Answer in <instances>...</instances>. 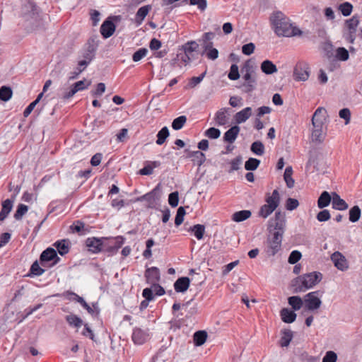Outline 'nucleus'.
<instances>
[{"label": "nucleus", "instance_id": "nucleus-1", "mask_svg": "<svg viewBox=\"0 0 362 362\" xmlns=\"http://www.w3.org/2000/svg\"><path fill=\"white\" fill-rule=\"evenodd\" d=\"M269 21L274 33L279 37H291L301 36L303 32L291 23L290 19L281 11L273 12Z\"/></svg>", "mask_w": 362, "mask_h": 362}, {"label": "nucleus", "instance_id": "nucleus-2", "mask_svg": "<svg viewBox=\"0 0 362 362\" xmlns=\"http://www.w3.org/2000/svg\"><path fill=\"white\" fill-rule=\"evenodd\" d=\"M321 279L322 274L320 272H311L300 276L295 279V292H305L318 284Z\"/></svg>", "mask_w": 362, "mask_h": 362}, {"label": "nucleus", "instance_id": "nucleus-3", "mask_svg": "<svg viewBox=\"0 0 362 362\" xmlns=\"http://www.w3.org/2000/svg\"><path fill=\"white\" fill-rule=\"evenodd\" d=\"M286 225V218L284 213L276 211L273 218H270L268 224L269 233H278L284 235Z\"/></svg>", "mask_w": 362, "mask_h": 362}, {"label": "nucleus", "instance_id": "nucleus-4", "mask_svg": "<svg viewBox=\"0 0 362 362\" xmlns=\"http://www.w3.org/2000/svg\"><path fill=\"white\" fill-rule=\"evenodd\" d=\"M358 24L359 18L357 16H354L345 21L346 30L344 33V37L347 42L351 44H353L356 40V33Z\"/></svg>", "mask_w": 362, "mask_h": 362}, {"label": "nucleus", "instance_id": "nucleus-5", "mask_svg": "<svg viewBox=\"0 0 362 362\" xmlns=\"http://www.w3.org/2000/svg\"><path fill=\"white\" fill-rule=\"evenodd\" d=\"M323 293L322 291H315L310 292L304 296V303L308 310H315L320 308L322 305L321 297Z\"/></svg>", "mask_w": 362, "mask_h": 362}, {"label": "nucleus", "instance_id": "nucleus-6", "mask_svg": "<svg viewBox=\"0 0 362 362\" xmlns=\"http://www.w3.org/2000/svg\"><path fill=\"white\" fill-rule=\"evenodd\" d=\"M283 235L278 233H270V235L267 239V246L266 252L269 255H275L281 247Z\"/></svg>", "mask_w": 362, "mask_h": 362}, {"label": "nucleus", "instance_id": "nucleus-7", "mask_svg": "<svg viewBox=\"0 0 362 362\" xmlns=\"http://www.w3.org/2000/svg\"><path fill=\"white\" fill-rule=\"evenodd\" d=\"M310 76L309 66L305 62H298L293 69V78L297 81H305Z\"/></svg>", "mask_w": 362, "mask_h": 362}, {"label": "nucleus", "instance_id": "nucleus-8", "mask_svg": "<svg viewBox=\"0 0 362 362\" xmlns=\"http://www.w3.org/2000/svg\"><path fill=\"white\" fill-rule=\"evenodd\" d=\"M90 83H86L85 80L79 81L74 83L69 88L64 89L61 98L64 100H68L72 98L77 92L87 89Z\"/></svg>", "mask_w": 362, "mask_h": 362}, {"label": "nucleus", "instance_id": "nucleus-9", "mask_svg": "<svg viewBox=\"0 0 362 362\" xmlns=\"http://www.w3.org/2000/svg\"><path fill=\"white\" fill-rule=\"evenodd\" d=\"M331 260L333 262L334 265L341 271H346L349 268V262L345 257L340 252H334L331 255Z\"/></svg>", "mask_w": 362, "mask_h": 362}, {"label": "nucleus", "instance_id": "nucleus-10", "mask_svg": "<svg viewBox=\"0 0 362 362\" xmlns=\"http://www.w3.org/2000/svg\"><path fill=\"white\" fill-rule=\"evenodd\" d=\"M230 116V108H221L218 110L214 117V120L218 126H223L229 123Z\"/></svg>", "mask_w": 362, "mask_h": 362}, {"label": "nucleus", "instance_id": "nucleus-11", "mask_svg": "<svg viewBox=\"0 0 362 362\" xmlns=\"http://www.w3.org/2000/svg\"><path fill=\"white\" fill-rule=\"evenodd\" d=\"M59 257L57 256V252L52 247H48L44 250L40 257L42 265H44L45 262L51 260H54L52 264H57L59 261Z\"/></svg>", "mask_w": 362, "mask_h": 362}, {"label": "nucleus", "instance_id": "nucleus-12", "mask_svg": "<svg viewBox=\"0 0 362 362\" xmlns=\"http://www.w3.org/2000/svg\"><path fill=\"white\" fill-rule=\"evenodd\" d=\"M327 117V111L324 107H318L312 117L313 125L324 126Z\"/></svg>", "mask_w": 362, "mask_h": 362}, {"label": "nucleus", "instance_id": "nucleus-13", "mask_svg": "<svg viewBox=\"0 0 362 362\" xmlns=\"http://www.w3.org/2000/svg\"><path fill=\"white\" fill-rule=\"evenodd\" d=\"M265 204L276 209L280 204V194L278 189H274L272 193H267L265 195Z\"/></svg>", "mask_w": 362, "mask_h": 362}, {"label": "nucleus", "instance_id": "nucleus-14", "mask_svg": "<svg viewBox=\"0 0 362 362\" xmlns=\"http://www.w3.org/2000/svg\"><path fill=\"white\" fill-rule=\"evenodd\" d=\"M145 276L148 283L155 284L160 280V271L156 267L148 268L146 270Z\"/></svg>", "mask_w": 362, "mask_h": 362}, {"label": "nucleus", "instance_id": "nucleus-15", "mask_svg": "<svg viewBox=\"0 0 362 362\" xmlns=\"http://www.w3.org/2000/svg\"><path fill=\"white\" fill-rule=\"evenodd\" d=\"M240 128L238 125H234L227 130L223 135V141L226 143L233 144L237 139Z\"/></svg>", "mask_w": 362, "mask_h": 362}, {"label": "nucleus", "instance_id": "nucleus-16", "mask_svg": "<svg viewBox=\"0 0 362 362\" xmlns=\"http://www.w3.org/2000/svg\"><path fill=\"white\" fill-rule=\"evenodd\" d=\"M148 338V334L140 328H135L132 333V340L136 344H143Z\"/></svg>", "mask_w": 362, "mask_h": 362}, {"label": "nucleus", "instance_id": "nucleus-17", "mask_svg": "<svg viewBox=\"0 0 362 362\" xmlns=\"http://www.w3.org/2000/svg\"><path fill=\"white\" fill-rule=\"evenodd\" d=\"M252 112V108L250 107H247L243 110L238 112L234 115L235 123L239 124L246 122L251 117Z\"/></svg>", "mask_w": 362, "mask_h": 362}, {"label": "nucleus", "instance_id": "nucleus-18", "mask_svg": "<svg viewBox=\"0 0 362 362\" xmlns=\"http://www.w3.org/2000/svg\"><path fill=\"white\" fill-rule=\"evenodd\" d=\"M313 129L311 134L312 141L317 143L323 141L325 137L324 126L313 125Z\"/></svg>", "mask_w": 362, "mask_h": 362}, {"label": "nucleus", "instance_id": "nucleus-19", "mask_svg": "<svg viewBox=\"0 0 362 362\" xmlns=\"http://www.w3.org/2000/svg\"><path fill=\"white\" fill-rule=\"evenodd\" d=\"M332 208L339 211L346 210L349 207L348 204L336 193H332Z\"/></svg>", "mask_w": 362, "mask_h": 362}, {"label": "nucleus", "instance_id": "nucleus-20", "mask_svg": "<svg viewBox=\"0 0 362 362\" xmlns=\"http://www.w3.org/2000/svg\"><path fill=\"white\" fill-rule=\"evenodd\" d=\"M115 30V25L113 22L106 20L100 27V33L105 38L112 36Z\"/></svg>", "mask_w": 362, "mask_h": 362}, {"label": "nucleus", "instance_id": "nucleus-21", "mask_svg": "<svg viewBox=\"0 0 362 362\" xmlns=\"http://www.w3.org/2000/svg\"><path fill=\"white\" fill-rule=\"evenodd\" d=\"M86 243L88 250L93 253H97L102 250L103 244L100 239L96 238H89L86 240Z\"/></svg>", "mask_w": 362, "mask_h": 362}, {"label": "nucleus", "instance_id": "nucleus-22", "mask_svg": "<svg viewBox=\"0 0 362 362\" xmlns=\"http://www.w3.org/2000/svg\"><path fill=\"white\" fill-rule=\"evenodd\" d=\"M189 279L188 277L179 278L174 284L175 290L177 292H185L189 286Z\"/></svg>", "mask_w": 362, "mask_h": 362}, {"label": "nucleus", "instance_id": "nucleus-23", "mask_svg": "<svg viewBox=\"0 0 362 362\" xmlns=\"http://www.w3.org/2000/svg\"><path fill=\"white\" fill-rule=\"evenodd\" d=\"M187 157L192 158V160L199 166H201L205 161V155L199 151H189Z\"/></svg>", "mask_w": 362, "mask_h": 362}, {"label": "nucleus", "instance_id": "nucleus-24", "mask_svg": "<svg viewBox=\"0 0 362 362\" xmlns=\"http://www.w3.org/2000/svg\"><path fill=\"white\" fill-rule=\"evenodd\" d=\"M261 70L265 74H272L277 72L276 66L270 60H264L261 64Z\"/></svg>", "mask_w": 362, "mask_h": 362}, {"label": "nucleus", "instance_id": "nucleus-25", "mask_svg": "<svg viewBox=\"0 0 362 362\" xmlns=\"http://www.w3.org/2000/svg\"><path fill=\"white\" fill-rule=\"evenodd\" d=\"M281 320L286 323H291L296 320V314L294 311L288 308H283L281 310Z\"/></svg>", "mask_w": 362, "mask_h": 362}, {"label": "nucleus", "instance_id": "nucleus-26", "mask_svg": "<svg viewBox=\"0 0 362 362\" xmlns=\"http://www.w3.org/2000/svg\"><path fill=\"white\" fill-rule=\"evenodd\" d=\"M332 201V195L331 196L327 191L323 192L317 200V206L320 209L327 206Z\"/></svg>", "mask_w": 362, "mask_h": 362}, {"label": "nucleus", "instance_id": "nucleus-27", "mask_svg": "<svg viewBox=\"0 0 362 362\" xmlns=\"http://www.w3.org/2000/svg\"><path fill=\"white\" fill-rule=\"evenodd\" d=\"M13 207L12 202L10 199H6L2 203V209L0 211V221H3L7 217Z\"/></svg>", "mask_w": 362, "mask_h": 362}, {"label": "nucleus", "instance_id": "nucleus-28", "mask_svg": "<svg viewBox=\"0 0 362 362\" xmlns=\"http://www.w3.org/2000/svg\"><path fill=\"white\" fill-rule=\"evenodd\" d=\"M252 215L250 210H242L234 213L232 216V220L235 222H241L249 218Z\"/></svg>", "mask_w": 362, "mask_h": 362}, {"label": "nucleus", "instance_id": "nucleus-29", "mask_svg": "<svg viewBox=\"0 0 362 362\" xmlns=\"http://www.w3.org/2000/svg\"><path fill=\"white\" fill-rule=\"evenodd\" d=\"M212 45V42H207L204 45V48L207 58L211 60H215L218 57V51L216 48H213Z\"/></svg>", "mask_w": 362, "mask_h": 362}, {"label": "nucleus", "instance_id": "nucleus-30", "mask_svg": "<svg viewBox=\"0 0 362 362\" xmlns=\"http://www.w3.org/2000/svg\"><path fill=\"white\" fill-rule=\"evenodd\" d=\"M90 61L81 60L78 64V67L74 71L70 73L69 80L76 78L79 74L86 69Z\"/></svg>", "mask_w": 362, "mask_h": 362}, {"label": "nucleus", "instance_id": "nucleus-31", "mask_svg": "<svg viewBox=\"0 0 362 362\" xmlns=\"http://www.w3.org/2000/svg\"><path fill=\"white\" fill-rule=\"evenodd\" d=\"M207 339V333L206 331H197L194 334V343L196 346H200L203 345Z\"/></svg>", "mask_w": 362, "mask_h": 362}, {"label": "nucleus", "instance_id": "nucleus-32", "mask_svg": "<svg viewBox=\"0 0 362 362\" xmlns=\"http://www.w3.org/2000/svg\"><path fill=\"white\" fill-rule=\"evenodd\" d=\"M54 245L57 247L59 253L61 255H64L69 251V240H62L60 241H57L54 243Z\"/></svg>", "mask_w": 362, "mask_h": 362}, {"label": "nucleus", "instance_id": "nucleus-33", "mask_svg": "<svg viewBox=\"0 0 362 362\" xmlns=\"http://www.w3.org/2000/svg\"><path fill=\"white\" fill-rule=\"evenodd\" d=\"M292 174L293 170L291 166L286 167L284 172V178L286 184V186L288 188H293L294 187L295 181L292 177Z\"/></svg>", "mask_w": 362, "mask_h": 362}, {"label": "nucleus", "instance_id": "nucleus-34", "mask_svg": "<svg viewBox=\"0 0 362 362\" xmlns=\"http://www.w3.org/2000/svg\"><path fill=\"white\" fill-rule=\"evenodd\" d=\"M288 302L294 310H299L303 304L302 298L297 296L289 297Z\"/></svg>", "mask_w": 362, "mask_h": 362}, {"label": "nucleus", "instance_id": "nucleus-35", "mask_svg": "<svg viewBox=\"0 0 362 362\" xmlns=\"http://www.w3.org/2000/svg\"><path fill=\"white\" fill-rule=\"evenodd\" d=\"M151 9L150 6H144L139 8L136 14V21L139 24L144 21Z\"/></svg>", "mask_w": 362, "mask_h": 362}, {"label": "nucleus", "instance_id": "nucleus-36", "mask_svg": "<svg viewBox=\"0 0 362 362\" xmlns=\"http://www.w3.org/2000/svg\"><path fill=\"white\" fill-rule=\"evenodd\" d=\"M361 214V211L358 206H353L349 212V221L353 223L358 221L360 219Z\"/></svg>", "mask_w": 362, "mask_h": 362}, {"label": "nucleus", "instance_id": "nucleus-37", "mask_svg": "<svg viewBox=\"0 0 362 362\" xmlns=\"http://www.w3.org/2000/svg\"><path fill=\"white\" fill-rule=\"evenodd\" d=\"M169 130L167 127H163L157 134L156 144L162 145L165 141L166 139L169 136Z\"/></svg>", "mask_w": 362, "mask_h": 362}, {"label": "nucleus", "instance_id": "nucleus-38", "mask_svg": "<svg viewBox=\"0 0 362 362\" xmlns=\"http://www.w3.org/2000/svg\"><path fill=\"white\" fill-rule=\"evenodd\" d=\"M338 10L344 16H349L353 11V6L349 2H344L338 6Z\"/></svg>", "mask_w": 362, "mask_h": 362}, {"label": "nucleus", "instance_id": "nucleus-39", "mask_svg": "<svg viewBox=\"0 0 362 362\" xmlns=\"http://www.w3.org/2000/svg\"><path fill=\"white\" fill-rule=\"evenodd\" d=\"M276 209L272 208V206L267 205L266 204H263L259 211L258 216L263 218H267L269 216H270Z\"/></svg>", "mask_w": 362, "mask_h": 362}, {"label": "nucleus", "instance_id": "nucleus-40", "mask_svg": "<svg viewBox=\"0 0 362 362\" xmlns=\"http://www.w3.org/2000/svg\"><path fill=\"white\" fill-rule=\"evenodd\" d=\"M293 334L291 330H284L282 332V337L280 340V344L282 347L288 346L292 340Z\"/></svg>", "mask_w": 362, "mask_h": 362}, {"label": "nucleus", "instance_id": "nucleus-41", "mask_svg": "<svg viewBox=\"0 0 362 362\" xmlns=\"http://www.w3.org/2000/svg\"><path fill=\"white\" fill-rule=\"evenodd\" d=\"M66 320L71 326L75 327H80L83 324L82 320L75 315H67Z\"/></svg>", "mask_w": 362, "mask_h": 362}, {"label": "nucleus", "instance_id": "nucleus-42", "mask_svg": "<svg viewBox=\"0 0 362 362\" xmlns=\"http://www.w3.org/2000/svg\"><path fill=\"white\" fill-rule=\"evenodd\" d=\"M251 151L257 156H262L264 153V146L261 141H255L251 145Z\"/></svg>", "mask_w": 362, "mask_h": 362}, {"label": "nucleus", "instance_id": "nucleus-43", "mask_svg": "<svg viewBox=\"0 0 362 362\" xmlns=\"http://www.w3.org/2000/svg\"><path fill=\"white\" fill-rule=\"evenodd\" d=\"M259 163V160L254 158H250L245 162V168L247 170H255L258 168Z\"/></svg>", "mask_w": 362, "mask_h": 362}, {"label": "nucleus", "instance_id": "nucleus-44", "mask_svg": "<svg viewBox=\"0 0 362 362\" xmlns=\"http://www.w3.org/2000/svg\"><path fill=\"white\" fill-rule=\"evenodd\" d=\"M191 230L194 232L195 237L198 240H201L203 238L204 233H205V227L204 225L197 224L194 225Z\"/></svg>", "mask_w": 362, "mask_h": 362}, {"label": "nucleus", "instance_id": "nucleus-45", "mask_svg": "<svg viewBox=\"0 0 362 362\" xmlns=\"http://www.w3.org/2000/svg\"><path fill=\"white\" fill-rule=\"evenodd\" d=\"M204 136L211 139H216L221 136V131L215 127H210L204 132Z\"/></svg>", "mask_w": 362, "mask_h": 362}, {"label": "nucleus", "instance_id": "nucleus-46", "mask_svg": "<svg viewBox=\"0 0 362 362\" xmlns=\"http://www.w3.org/2000/svg\"><path fill=\"white\" fill-rule=\"evenodd\" d=\"M187 121V117L184 115L180 116L177 118H175L173 123H172V127L175 130H179L182 128V127L185 125Z\"/></svg>", "mask_w": 362, "mask_h": 362}, {"label": "nucleus", "instance_id": "nucleus-47", "mask_svg": "<svg viewBox=\"0 0 362 362\" xmlns=\"http://www.w3.org/2000/svg\"><path fill=\"white\" fill-rule=\"evenodd\" d=\"M12 96V90L9 87L2 86L0 88V99L8 101Z\"/></svg>", "mask_w": 362, "mask_h": 362}, {"label": "nucleus", "instance_id": "nucleus-48", "mask_svg": "<svg viewBox=\"0 0 362 362\" xmlns=\"http://www.w3.org/2000/svg\"><path fill=\"white\" fill-rule=\"evenodd\" d=\"M43 95V93H40L37 98L33 101L26 108L25 110H24L23 112V115L24 117H28L31 112L33 110V109L35 108V107L36 106V105L40 102V100H41L42 97Z\"/></svg>", "mask_w": 362, "mask_h": 362}, {"label": "nucleus", "instance_id": "nucleus-49", "mask_svg": "<svg viewBox=\"0 0 362 362\" xmlns=\"http://www.w3.org/2000/svg\"><path fill=\"white\" fill-rule=\"evenodd\" d=\"M36 11V6L31 2H28L25 4L22 8V13L25 16H30L31 14H34Z\"/></svg>", "mask_w": 362, "mask_h": 362}, {"label": "nucleus", "instance_id": "nucleus-50", "mask_svg": "<svg viewBox=\"0 0 362 362\" xmlns=\"http://www.w3.org/2000/svg\"><path fill=\"white\" fill-rule=\"evenodd\" d=\"M243 78L246 83H255L254 71L249 66L245 67V74L243 75Z\"/></svg>", "mask_w": 362, "mask_h": 362}, {"label": "nucleus", "instance_id": "nucleus-51", "mask_svg": "<svg viewBox=\"0 0 362 362\" xmlns=\"http://www.w3.org/2000/svg\"><path fill=\"white\" fill-rule=\"evenodd\" d=\"M205 75H206V71H204L203 74H202L199 76H194V77L191 78V79L189 80V81L187 84V88H194L197 85H198L199 83H201V81L204 78Z\"/></svg>", "mask_w": 362, "mask_h": 362}, {"label": "nucleus", "instance_id": "nucleus-52", "mask_svg": "<svg viewBox=\"0 0 362 362\" xmlns=\"http://www.w3.org/2000/svg\"><path fill=\"white\" fill-rule=\"evenodd\" d=\"M336 57L341 61H346L349 59V52L344 47H339L336 51Z\"/></svg>", "mask_w": 362, "mask_h": 362}, {"label": "nucleus", "instance_id": "nucleus-53", "mask_svg": "<svg viewBox=\"0 0 362 362\" xmlns=\"http://www.w3.org/2000/svg\"><path fill=\"white\" fill-rule=\"evenodd\" d=\"M185 215V210L184 207L180 206L177 209V214L175 218V224L176 226H180L182 223L184 221V216Z\"/></svg>", "mask_w": 362, "mask_h": 362}, {"label": "nucleus", "instance_id": "nucleus-54", "mask_svg": "<svg viewBox=\"0 0 362 362\" xmlns=\"http://www.w3.org/2000/svg\"><path fill=\"white\" fill-rule=\"evenodd\" d=\"M148 50L146 48H140L136 52H135L132 56V59L134 62H137L143 59L147 54Z\"/></svg>", "mask_w": 362, "mask_h": 362}, {"label": "nucleus", "instance_id": "nucleus-55", "mask_svg": "<svg viewBox=\"0 0 362 362\" xmlns=\"http://www.w3.org/2000/svg\"><path fill=\"white\" fill-rule=\"evenodd\" d=\"M28 207L23 204H21L18 206V209L14 214V217L16 219L19 220L22 218V216L28 211Z\"/></svg>", "mask_w": 362, "mask_h": 362}, {"label": "nucleus", "instance_id": "nucleus-56", "mask_svg": "<svg viewBox=\"0 0 362 362\" xmlns=\"http://www.w3.org/2000/svg\"><path fill=\"white\" fill-rule=\"evenodd\" d=\"M228 76L230 80H233V81L237 80L240 78L238 65H236V64L231 65Z\"/></svg>", "mask_w": 362, "mask_h": 362}, {"label": "nucleus", "instance_id": "nucleus-57", "mask_svg": "<svg viewBox=\"0 0 362 362\" xmlns=\"http://www.w3.org/2000/svg\"><path fill=\"white\" fill-rule=\"evenodd\" d=\"M168 203L172 207H176L179 203L178 192H174L169 194Z\"/></svg>", "mask_w": 362, "mask_h": 362}, {"label": "nucleus", "instance_id": "nucleus-58", "mask_svg": "<svg viewBox=\"0 0 362 362\" xmlns=\"http://www.w3.org/2000/svg\"><path fill=\"white\" fill-rule=\"evenodd\" d=\"M230 170H229V173H231L235 170H238L240 169V167L242 164V157L238 156L233 159L230 163Z\"/></svg>", "mask_w": 362, "mask_h": 362}, {"label": "nucleus", "instance_id": "nucleus-59", "mask_svg": "<svg viewBox=\"0 0 362 362\" xmlns=\"http://www.w3.org/2000/svg\"><path fill=\"white\" fill-rule=\"evenodd\" d=\"M197 47L198 44L194 41L189 42L183 46L185 52L188 54H190L195 51Z\"/></svg>", "mask_w": 362, "mask_h": 362}, {"label": "nucleus", "instance_id": "nucleus-60", "mask_svg": "<svg viewBox=\"0 0 362 362\" xmlns=\"http://www.w3.org/2000/svg\"><path fill=\"white\" fill-rule=\"evenodd\" d=\"M299 206V202L293 198H288L286 201V209L288 211H293Z\"/></svg>", "mask_w": 362, "mask_h": 362}, {"label": "nucleus", "instance_id": "nucleus-61", "mask_svg": "<svg viewBox=\"0 0 362 362\" xmlns=\"http://www.w3.org/2000/svg\"><path fill=\"white\" fill-rule=\"evenodd\" d=\"M301 257V253L299 251L293 250L290 254L288 262L291 264H296L300 259Z\"/></svg>", "mask_w": 362, "mask_h": 362}, {"label": "nucleus", "instance_id": "nucleus-62", "mask_svg": "<svg viewBox=\"0 0 362 362\" xmlns=\"http://www.w3.org/2000/svg\"><path fill=\"white\" fill-rule=\"evenodd\" d=\"M339 115L341 118H342L345 120V124H348L350 122L351 112H350L349 109H348V108L341 109L339 112Z\"/></svg>", "mask_w": 362, "mask_h": 362}, {"label": "nucleus", "instance_id": "nucleus-63", "mask_svg": "<svg viewBox=\"0 0 362 362\" xmlns=\"http://www.w3.org/2000/svg\"><path fill=\"white\" fill-rule=\"evenodd\" d=\"M255 49V44L252 42H250V43L244 45L242 47V52L244 54L249 56L254 52Z\"/></svg>", "mask_w": 362, "mask_h": 362}, {"label": "nucleus", "instance_id": "nucleus-64", "mask_svg": "<svg viewBox=\"0 0 362 362\" xmlns=\"http://www.w3.org/2000/svg\"><path fill=\"white\" fill-rule=\"evenodd\" d=\"M337 356L336 353L332 351H329L326 353L325 356L322 358V362H336Z\"/></svg>", "mask_w": 362, "mask_h": 362}]
</instances>
